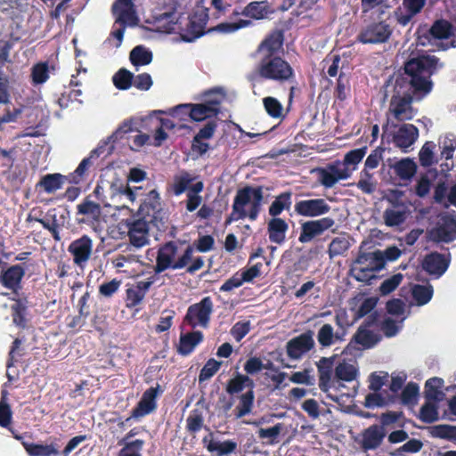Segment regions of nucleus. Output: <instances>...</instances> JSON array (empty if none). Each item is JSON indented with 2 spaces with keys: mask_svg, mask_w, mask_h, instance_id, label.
Masks as SVG:
<instances>
[{
  "mask_svg": "<svg viewBox=\"0 0 456 456\" xmlns=\"http://www.w3.org/2000/svg\"><path fill=\"white\" fill-rule=\"evenodd\" d=\"M283 41V32L274 30L258 45L256 53L260 56V60L256 69L261 77L285 82L294 77L292 67L280 55Z\"/></svg>",
  "mask_w": 456,
  "mask_h": 456,
  "instance_id": "nucleus-1",
  "label": "nucleus"
},
{
  "mask_svg": "<svg viewBox=\"0 0 456 456\" xmlns=\"http://www.w3.org/2000/svg\"><path fill=\"white\" fill-rule=\"evenodd\" d=\"M153 18L158 28L162 32L171 34L179 29L180 37L183 42H193L208 33L206 25L208 20V9L205 7H197L188 17L184 27L178 26L175 4L167 11L155 13Z\"/></svg>",
  "mask_w": 456,
  "mask_h": 456,
  "instance_id": "nucleus-2",
  "label": "nucleus"
},
{
  "mask_svg": "<svg viewBox=\"0 0 456 456\" xmlns=\"http://www.w3.org/2000/svg\"><path fill=\"white\" fill-rule=\"evenodd\" d=\"M442 68L444 63L438 57L428 53L419 54L405 61V76L398 77L396 80L406 84L418 94L428 95L434 87L431 77Z\"/></svg>",
  "mask_w": 456,
  "mask_h": 456,
  "instance_id": "nucleus-3",
  "label": "nucleus"
},
{
  "mask_svg": "<svg viewBox=\"0 0 456 456\" xmlns=\"http://www.w3.org/2000/svg\"><path fill=\"white\" fill-rule=\"evenodd\" d=\"M264 200L263 187L246 185L237 190L232 206V213L225 219V225L232 222L248 218L250 221L257 219Z\"/></svg>",
  "mask_w": 456,
  "mask_h": 456,
  "instance_id": "nucleus-4",
  "label": "nucleus"
},
{
  "mask_svg": "<svg viewBox=\"0 0 456 456\" xmlns=\"http://www.w3.org/2000/svg\"><path fill=\"white\" fill-rule=\"evenodd\" d=\"M426 96L416 94L409 86L395 79L388 110L399 122L411 120L415 116L412 102H419Z\"/></svg>",
  "mask_w": 456,
  "mask_h": 456,
  "instance_id": "nucleus-5",
  "label": "nucleus"
},
{
  "mask_svg": "<svg viewBox=\"0 0 456 456\" xmlns=\"http://www.w3.org/2000/svg\"><path fill=\"white\" fill-rule=\"evenodd\" d=\"M177 252L178 245L175 241H167L161 245L157 252L156 265H154L155 274L161 273L167 269L184 268L191 260L194 248L191 245H188L183 253L175 259Z\"/></svg>",
  "mask_w": 456,
  "mask_h": 456,
  "instance_id": "nucleus-6",
  "label": "nucleus"
},
{
  "mask_svg": "<svg viewBox=\"0 0 456 456\" xmlns=\"http://www.w3.org/2000/svg\"><path fill=\"white\" fill-rule=\"evenodd\" d=\"M139 218L151 223L159 231H166L168 216L162 208L161 199L157 190H151L142 199L138 208Z\"/></svg>",
  "mask_w": 456,
  "mask_h": 456,
  "instance_id": "nucleus-7",
  "label": "nucleus"
},
{
  "mask_svg": "<svg viewBox=\"0 0 456 456\" xmlns=\"http://www.w3.org/2000/svg\"><path fill=\"white\" fill-rule=\"evenodd\" d=\"M393 34V28L386 20L371 21L362 28L356 40L363 45L387 43Z\"/></svg>",
  "mask_w": 456,
  "mask_h": 456,
  "instance_id": "nucleus-8",
  "label": "nucleus"
},
{
  "mask_svg": "<svg viewBox=\"0 0 456 456\" xmlns=\"http://www.w3.org/2000/svg\"><path fill=\"white\" fill-rule=\"evenodd\" d=\"M213 308L214 304L211 297H205L199 303L191 305L188 307L184 322L192 329H195L197 326L207 328L210 322Z\"/></svg>",
  "mask_w": 456,
  "mask_h": 456,
  "instance_id": "nucleus-9",
  "label": "nucleus"
},
{
  "mask_svg": "<svg viewBox=\"0 0 456 456\" xmlns=\"http://www.w3.org/2000/svg\"><path fill=\"white\" fill-rule=\"evenodd\" d=\"M219 100H209L203 103H184L176 106L175 113H180L185 110L191 120L200 122L207 118L216 117L219 114Z\"/></svg>",
  "mask_w": 456,
  "mask_h": 456,
  "instance_id": "nucleus-10",
  "label": "nucleus"
},
{
  "mask_svg": "<svg viewBox=\"0 0 456 456\" xmlns=\"http://www.w3.org/2000/svg\"><path fill=\"white\" fill-rule=\"evenodd\" d=\"M428 237L434 242L449 243L455 240L456 216H442L436 225L428 231Z\"/></svg>",
  "mask_w": 456,
  "mask_h": 456,
  "instance_id": "nucleus-11",
  "label": "nucleus"
},
{
  "mask_svg": "<svg viewBox=\"0 0 456 456\" xmlns=\"http://www.w3.org/2000/svg\"><path fill=\"white\" fill-rule=\"evenodd\" d=\"M335 224V219L330 216L308 220L301 224L298 240L301 243L310 242L314 238L321 236L324 232L332 228Z\"/></svg>",
  "mask_w": 456,
  "mask_h": 456,
  "instance_id": "nucleus-12",
  "label": "nucleus"
},
{
  "mask_svg": "<svg viewBox=\"0 0 456 456\" xmlns=\"http://www.w3.org/2000/svg\"><path fill=\"white\" fill-rule=\"evenodd\" d=\"M331 207L322 198L297 200L294 211L299 216L314 218L328 214Z\"/></svg>",
  "mask_w": 456,
  "mask_h": 456,
  "instance_id": "nucleus-13",
  "label": "nucleus"
},
{
  "mask_svg": "<svg viewBox=\"0 0 456 456\" xmlns=\"http://www.w3.org/2000/svg\"><path fill=\"white\" fill-rule=\"evenodd\" d=\"M144 219H126L124 225L127 229L129 242L135 248H142L149 244V224Z\"/></svg>",
  "mask_w": 456,
  "mask_h": 456,
  "instance_id": "nucleus-14",
  "label": "nucleus"
},
{
  "mask_svg": "<svg viewBox=\"0 0 456 456\" xmlns=\"http://www.w3.org/2000/svg\"><path fill=\"white\" fill-rule=\"evenodd\" d=\"M26 274L25 267L13 265L0 272V284L12 291V297L25 294L21 292V281Z\"/></svg>",
  "mask_w": 456,
  "mask_h": 456,
  "instance_id": "nucleus-15",
  "label": "nucleus"
},
{
  "mask_svg": "<svg viewBox=\"0 0 456 456\" xmlns=\"http://www.w3.org/2000/svg\"><path fill=\"white\" fill-rule=\"evenodd\" d=\"M386 430L378 424H373L363 429L355 440L363 452L377 450L386 437Z\"/></svg>",
  "mask_w": 456,
  "mask_h": 456,
  "instance_id": "nucleus-16",
  "label": "nucleus"
},
{
  "mask_svg": "<svg viewBox=\"0 0 456 456\" xmlns=\"http://www.w3.org/2000/svg\"><path fill=\"white\" fill-rule=\"evenodd\" d=\"M387 200L392 205V208H387L383 212L384 224L388 227L403 224L411 214L408 206L397 199L387 198Z\"/></svg>",
  "mask_w": 456,
  "mask_h": 456,
  "instance_id": "nucleus-17",
  "label": "nucleus"
},
{
  "mask_svg": "<svg viewBox=\"0 0 456 456\" xmlns=\"http://www.w3.org/2000/svg\"><path fill=\"white\" fill-rule=\"evenodd\" d=\"M116 23L124 26H136L139 19L133 0H116L111 7Z\"/></svg>",
  "mask_w": 456,
  "mask_h": 456,
  "instance_id": "nucleus-18",
  "label": "nucleus"
},
{
  "mask_svg": "<svg viewBox=\"0 0 456 456\" xmlns=\"http://www.w3.org/2000/svg\"><path fill=\"white\" fill-rule=\"evenodd\" d=\"M314 346V340L313 338V332L309 330L288 341L286 352L290 359L298 360Z\"/></svg>",
  "mask_w": 456,
  "mask_h": 456,
  "instance_id": "nucleus-19",
  "label": "nucleus"
},
{
  "mask_svg": "<svg viewBox=\"0 0 456 456\" xmlns=\"http://www.w3.org/2000/svg\"><path fill=\"white\" fill-rule=\"evenodd\" d=\"M450 262V254L444 255L435 251L425 256L422 268L429 275L439 278L447 271Z\"/></svg>",
  "mask_w": 456,
  "mask_h": 456,
  "instance_id": "nucleus-20",
  "label": "nucleus"
},
{
  "mask_svg": "<svg viewBox=\"0 0 456 456\" xmlns=\"http://www.w3.org/2000/svg\"><path fill=\"white\" fill-rule=\"evenodd\" d=\"M93 250V240L88 235H83L73 240L68 247V251L73 256V262L83 266L90 258Z\"/></svg>",
  "mask_w": 456,
  "mask_h": 456,
  "instance_id": "nucleus-21",
  "label": "nucleus"
},
{
  "mask_svg": "<svg viewBox=\"0 0 456 456\" xmlns=\"http://www.w3.org/2000/svg\"><path fill=\"white\" fill-rule=\"evenodd\" d=\"M254 387L255 383L252 379L247 375L237 372L226 385V392L231 395L244 394L240 399H254Z\"/></svg>",
  "mask_w": 456,
  "mask_h": 456,
  "instance_id": "nucleus-22",
  "label": "nucleus"
},
{
  "mask_svg": "<svg viewBox=\"0 0 456 456\" xmlns=\"http://www.w3.org/2000/svg\"><path fill=\"white\" fill-rule=\"evenodd\" d=\"M13 304L11 305V315L15 326L25 329L28 326V315L30 303L26 294L11 297Z\"/></svg>",
  "mask_w": 456,
  "mask_h": 456,
  "instance_id": "nucleus-23",
  "label": "nucleus"
},
{
  "mask_svg": "<svg viewBox=\"0 0 456 456\" xmlns=\"http://www.w3.org/2000/svg\"><path fill=\"white\" fill-rule=\"evenodd\" d=\"M453 392L450 399H456V385L444 387L442 378L433 377L425 382L424 399H447L446 394Z\"/></svg>",
  "mask_w": 456,
  "mask_h": 456,
  "instance_id": "nucleus-24",
  "label": "nucleus"
},
{
  "mask_svg": "<svg viewBox=\"0 0 456 456\" xmlns=\"http://www.w3.org/2000/svg\"><path fill=\"white\" fill-rule=\"evenodd\" d=\"M435 39L443 40L452 38L450 43H441L439 49L448 50L456 47V28L447 20L438 19L433 22Z\"/></svg>",
  "mask_w": 456,
  "mask_h": 456,
  "instance_id": "nucleus-25",
  "label": "nucleus"
},
{
  "mask_svg": "<svg viewBox=\"0 0 456 456\" xmlns=\"http://www.w3.org/2000/svg\"><path fill=\"white\" fill-rule=\"evenodd\" d=\"M419 129L412 124H403L393 135V142L403 152H408L409 148L417 141Z\"/></svg>",
  "mask_w": 456,
  "mask_h": 456,
  "instance_id": "nucleus-26",
  "label": "nucleus"
},
{
  "mask_svg": "<svg viewBox=\"0 0 456 456\" xmlns=\"http://www.w3.org/2000/svg\"><path fill=\"white\" fill-rule=\"evenodd\" d=\"M205 448L216 456H227L236 452L238 444L233 440L219 441L214 437L213 433L202 439Z\"/></svg>",
  "mask_w": 456,
  "mask_h": 456,
  "instance_id": "nucleus-27",
  "label": "nucleus"
},
{
  "mask_svg": "<svg viewBox=\"0 0 456 456\" xmlns=\"http://www.w3.org/2000/svg\"><path fill=\"white\" fill-rule=\"evenodd\" d=\"M387 165L390 169L394 170V174L401 180H410L417 172L416 163L409 158L400 160L389 158L387 159Z\"/></svg>",
  "mask_w": 456,
  "mask_h": 456,
  "instance_id": "nucleus-28",
  "label": "nucleus"
},
{
  "mask_svg": "<svg viewBox=\"0 0 456 456\" xmlns=\"http://www.w3.org/2000/svg\"><path fill=\"white\" fill-rule=\"evenodd\" d=\"M204 339V335L200 330H193L187 333H182L179 338V344L176 347L177 353L182 356L190 355L196 346Z\"/></svg>",
  "mask_w": 456,
  "mask_h": 456,
  "instance_id": "nucleus-29",
  "label": "nucleus"
},
{
  "mask_svg": "<svg viewBox=\"0 0 456 456\" xmlns=\"http://www.w3.org/2000/svg\"><path fill=\"white\" fill-rule=\"evenodd\" d=\"M273 12L267 1H253L248 3L241 12L234 11L233 15H243L253 20H263Z\"/></svg>",
  "mask_w": 456,
  "mask_h": 456,
  "instance_id": "nucleus-30",
  "label": "nucleus"
},
{
  "mask_svg": "<svg viewBox=\"0 0 456 456\" xmlns=\"http://www.w3.org/2000/svg\"><path fill=\"white\" fill-rule=\"evenodd\" d=\"M289 230L288 223L280 217H273L267 223V234L273 243L281 245L286 240V233Z\"/></svg>",
  "mask_w": 456,
  "mask_h": 456,
  "instance_id": "nucleus-31",
  "label": "nucleus"
},
{
  "mask_svg": "<svg viewBox=\"0 0 456 456\" xmlns=\"http://www.w3.org/2000/svg\"><path fill=\"white\" fill-rule=\"evenodd\" d=\"M197 176L192 175L186 170H182L175 175L171 183L167 185V191L175 196H180L189 191L190 184L196 180Z\"/></svg>",
  "mask_w": 456,
  "mask_h": 456,
  "instance_id": "nucleus-32",
  "label": "nucleus"
},
{
  "mask_svg": "<svg viewBox=\"0 0 456 456\" xmlns=\"http://www.w3.org/2000/svg\"><path fill=\"white\" fill-rule=\"evenodd\" d=\"M65 181H67L66 175L59 173L47 174L41 177L39 182L37 183L36 188L51 194L60 190L63 186Z\"/></svg>",
  "mask_w": 456,
  "mask_h": 456,
  "instance_id": "nucleus-33",
  "label": "nucleus"
},
{
  "mask_svg": "<svg viewBox=\"0 0 456 456\" xmlns=\"http://www.w3.org/2000/svg\"><path fill=\"white\" fill-rule=\"evenodd\" d=\"M22 445L29 456H59L60 451L56 444H41L22 442Z\"/></svg>",
  "mask_w": 456,
  "mask_h": 456,
  "instance_id": "nucleus-34",
  "label": "nucleus"
},
{
  "mask_svg": "<svg viewBox=\"0 0 456 456\" xmlns=\"http://www.w3.org/2000/svg\"><path fill=\"white\" fill-rule=\"evenodd\" d=\"M319 373V387L323 392H327L330 387L333 370V360L331 358L322 357L317 363Z\"/></svg>",
  "mask_w": 456,
  "mask_h": 456,
  "instance_id": "nucleus-35",
  "label": "nucleus"
},
{
  "mask_svg": "<svg viewBox=\"0 0 456 456\" xmlns=\"http://www.w3.org/2000/svg\"><path fill=\"white\" fill-rule=\"evenodd\" d=\"M101 213V205L93 201L89 196L86 197L83 201L77 206V215L86 216L94 222L100 220Z\"/></svg>",
  "mask_w": 456,
  "mask_h": 456,
  "instance_id": "nucleus-36",
  "label": "nucleus"
},
{
  "mask_svg": "<svg viewBox=\"0 0 456 456\" xmlns=\"http://www.w3.org/2000/svg\"><path fill=\"white\" fill-rule=\"evenodd\" d=\"M353 339L363 348L369 349L379 342L380 336L362 326H360L354 335Z\"/></svg>",
  "mask_w": 456,
  "mask_h": 456,
  "instance_id": "nucleus-37",
  "label": "nucleus"
},
{
  "mask_svg": "<svg viewBox=\"0 0 456 456\" xmlns=\"http://www.w3.org/2000/svg\"><path fill=\"white\" fill-rule=\"evenodd\" d=\"M291 196L292 192L289 191L281 192L276 196L275 200L269 207V215L273 217H278L283 212V210L289 209L292 203Z\"/></svg>",
  "mask_w": 456,
  "mask_h": 456,
  "instance_id": "nucleus-38",
  "label": "nucleus"
},
{
  "mask_svg": "<svg viewBox=\"0 0 456 456\" xmlns=\"http://www.w3.org/2000/svg\"><path fill=\"white\" fill-rule=\"evenodd\" d=\"M440 401H426L421 406L419 413V419L427 424L433 423L439 419V405Z\"/></svg>",
  "mask_w": 456,
  "mask_h": 456,
  "instance_id": "nucleus-39",
  "label": "nucleus"
},
{
  "mask_svg": "<svg viewBox=\"0 0 456 456\" xmlns=\"http://www.w3.org/2000/svg\"><path fill=\"white\" fill-rule=\"evenodd\" d=\"M429 435L433 438H440L456 443V426L439 424L429 427Z\"/></svg>",
  "mask_w": 456,
  "mask_h": 456,
  "instance_id": "nucleus-40",
  "label": "nucleus"
},
{
  "mask_svg": "<svg viewBox=\"0 0 456 456\" xmlns=\"http://www.w3.org/2000/svg\"><path fill=\"white\" fill-rule=\"evenodd\" d=\"M416 44L421 46H428L435 41V29L433 24L429 26L428 23H420L416 31Z\"/></svg>",
  "mask_w": 456,
  "mask_h": 456,
  "instance_id": "nucleus-41",
  "label": "nucleus"
},
{
  "mask_svg": "<svg viewBox=\"0 0 456 456\" xmlns=\"http://www.w3.org/2000/svg\"><path fill=\"white\" fill-rule=\"evenodd\" d=\"M387 373H384V375L377 374L376 372L371 373L370 376L369 388L372 390L373 393L368 394L364 399H386L385 397L382 396L381 394L378 392L387 382Z\"/></svg>",
  "mask_w": 456,
  "mask_h": 456,
  "instance_id": "nucleus-42",
  "label": "nucleus"
},
{
  "mask_svg": "<svg viewBox=\"0 0 456 456\" xmlns=\"http://www.w3.org/2000/svg\"><path fill=\"white\" fill-rule=\"evenodd\" d=\"M350 248V242L346 235L332 239L328 248V255L330 259L344 255Z\"/></svg>",
  "mask_w": 456,
  "mask_h": 456,
  "instance_id": "nucleus-43",
  "label": "nucleus"
},
{
  "mask_svg": "<svg viewBox=\"0 0 456 456\" xmlns=\"http://www.w3.org/2000/svg\"><path fill=\"white\" fill-rule=\"evenodd\" d=\"M129 58L134 66H144L151 62L152 53L142 45H137L130 52Z\"/></svg>",
  "mask_w": 456,
  "mask_h": 456,
  "instance_id": "nucleus-44",
  "label": "nucleus"
},
{
  "mask_svg": "<svg viewBox=\"0 0 456 456\" xmlns=\"http://www.w3.org/2000/svg\"><path fill=\"white\" fill-rule=\"evenodd\" d=\"M30 77L34 86L45 83L49 78L48 62L41 61L33 65Z\"/></svg>",
  "mask_w": 456,
  "mask_h": 456,
  "instance_id": "nucleus-45",
  "label": "nucleus"
},
{
  "mask_svg": "<svg viewBox=\"0 0 456 456\" xmlns=\"http://www.w3.org/2000/svg\"><path fill=\"white\" fill-rule=\"evenodd\" d=\"M433 287L431 285H414L412 288V297L418 305L428 304L433 297Z\"/></svg>",
  "mask_w": 456,
  "mask_h": 456,
  "instance_id": "nucleus-46",
  "label": "nucleus"
},
{
  "mask_svg": "<svg viewBox=\"0 0 456 456\" xmlns=\"http://www.w3.org/2000/svg\"><path fill=\"white\" fill-rule=\"evenodd\" d=\"M134 74L126 69H120L112 77L114 86L119 90H127L133 85Z\"/></svg>",
  "mask_w": 456,
  "mask_h": 456,
  "instance_id": "nucleus-47",
  "label": "nucleus"
},
{
  "mask_svg": "<svg viewBox=\"0 0 456 456\" xmlns=\"http://www.w3.org/2000/svg\"><path fill=\"white\" fill-rule=\"evenodd\" d=\"M358 374L357 369L346 362H339L335 368V375L340 380L353 381Z\"/></svg>",
  "mask_w": 456,
  "mask_h": 456,
  "instance_id": "nucleus-48",
  "label": "nucleus"
},
{
  "mask_svg": "<svg viewBox=\"0 0 456 456\" xmlns=\"http://www.w3.org/2000/svg\"><path fill=\"white\" fill-rule=\"evenodd\" d=\"M285 429V426L282 423H277L273 427L268 428H260L257 431V435L260 439L267 438V444H274L278 443L279 435Z\"/></svg>",
  "mask_w": 456,
  "mask_h": 456,
  "instance_id": "nucleus-49",
  "label": "nucleus"
},
{
  "mask_svg": "<svg viewBox=\"0 0 456 456\" xmlns=\"http://www.w3.org/2000/svg\"><path fill=\"white\" fill-rule=\"evenodd\" d=\"M91 165L90 158H85L79 163L76 170L72 173H69L67 176V182L73 184H78L84 181L86 173Z\"/></svg>",
  "mask_w": 456,
  "mask_h": 456,
  "instance_id": "nucleus-50",
  "label": "nucleus"
},
{
  "mask_svg": "<svg viewBox=\"0 0 456 456\" xmlns=\"http://www.w3.org/2000/svg\"><path fill=\"white\" fill-rule=\"evenodd\" d=\"M251 24L249 20H240L237 22H223L209 28L208 32L216 31L220 33H232L240 28L248 27Z\"/></svg>",
  "mask_w": 456,
  "mask_h": 456,
  "instance_id": "nucleus-51",
  "label": "nucleus"
},
{
  "mask_svg": "<svg viewBox=\"0 0 456 456\" xmlns=\"http://www.w3.org/2000/svg\"><path fill=\"white\" fill-rule=\"evenodd\" d=\"M186 428L187 430L191 433L195 434L199 432L204 424V417L202 415V412L199 409H194L191 411L190 415L188 416L186 419Z\"/></svg>",
  "mask_w": 456,
  "mask_h": 456,
  "instance_id": "nucleus-52",
  "label": "nucleus"
},
{
  "mask_svg": "<svg viewBox=\"0 0 456 456\" xmlns=\"http://www.w3.org/2000/svg\"><path fill=\"white\" fill-rule=\"evenodd\" d=\"M156 408V401H139L136 407L131 411L130 415L132 419L138 420L154 411Z\"/></svg>",
  "mask_w": 456,
  "mask_h": 456,
  "instance_id": "nucleus-53",
  "label": "nucleus"
},
{
  "mask_svg": "<svg viewBox=\"0 0 456 456\" xmlns=\"http://www.w3.org/2000/svg\"><path fill=\"white\" fill-rule=\"evenodd\" d=\"M264 107L268 113L273 118H279L282 116L283 107L281 103L274 97H265L263 100Z\"/></svg>",
  "mask_w": 456,
  "mask_h": 456,
  "instance_id": "nucleus-54",
  "label": "nucleus"
},
{
  "mask_svg": "<svg viewBox=\"0 0 456 456\" xmlns=\"http://www.w3.org/2000/svg\"><path fill=\"white\" fill-rule=\"evenodd\" d=\"M423 447V443L419 439H410L401 447L390 452L391 456H402L404 452L416 453Z\"/></svg>",
  "mask_w": 456,
  "mask_h": 456,
  "instance_id": "nucleus-55",
  "label": "nucleus"
},
{
  "mask_svg": "<svg viewBox=\"0 0 456 456\" xmlns=\"http://www.w3.org/2000/svg\"><path fill=\"white\" fill-rule=\"evenodd\" d=\"M378 304V297H370L363 299L354 314V320H359L372 313Z\"/></svg>",
  "mask_w": 456,
  "mask_h": 456,
  "instance_id": "nucleus-56",
  "label": "nucleus"
},
{
  "mask_svg": "<svg viewBox=\"0 0 456 456\" xmlns=\"http://www.w3.org/2000/svg\"><path fill=\"white\" fill-rule=\"evenodd\" d=\"M144 445V441L136 439L130 443H126L118 452V456H142L141 451Z\"/></svg>",
  "mask_w": 456,
  "mask_h": 456,
  "instance_id": "nucleus-57",
  "label": "nucleus"
},
{
  "mask_svg": "<svg viewBox=\"0 0 456 456\" xmlns=\"http://www.w3.org/2000/svg\"><path fill=\"white\" fill-rule=\"evenodd\" d=\"M220 367H221L220 362H218L213 358L208 360L207 362L205 363V365L202 367V369L200 371L199 380L201 382V381L209 379L218 371Z\"/></svg>",
  "mask_w": 456,
  "mask_h": 456,
  "instance_id": "nucleus-58",
  "label": "nucleus"
},
{
  "mask_svg": "<svg viewBox=\"0 0 456 456\" xmlns=\"http://www.w3.org/2000/svg\"><path fill=\"white\" fill-rule=\"evenodd\" d=\"M403 274L396 273L390 278L385 280L379 286V292L381 295L386 296L393 292L402 282Z\"/></svg>",
  "mask_w": 456,
  "mask_h": 456,
  "instance_id": "nucleus-59",
  "label": "nucleus"
},
{
  "mask_svg": "<svg viewBox=\"0 0 456 456\" xmlns=\"http://www.w3.org/2000/svg\"><path fill=\"white\" fill-rule=\"evenodd\" d=\"M35 220L38 222L45 230L50 232L55 241H60L61 240L60 235V224H58L56 215L53 216L51 222L43 218H36Z\"/></svg>",
  "mask_w": 456,
  "mask_h": 456,
  "instance_id": "nucleus-60",
  "label": "nucleus"
},
{
  "mask_svg": "<svg viewBox=\"0 0 456 456\" xmlns=\"http://www.w3.org/2000/svg\"><path fill=\"white\" fill-rule=\"evenodd\" d=\"M144 296H142V293L141 291L137 290L134 286L131 288H128L126 290V306L129 309L135 308L137 305H139L142 300L144 299Z\"/></svg>",
  "mask_w": 456,
  "mask_h": 456,
  "instance_id": "nucleus-61",
  "label": "nucleus"
},
{
  "mask_svg": "<svg viewBox=\"0 0 456 456\" xmlns=\"http://www.w3.org/2000/svg\"><path fill=\"white\" fill-rule=\"evenodd\" d=\"M175 311L165 310L159 320V323L155 326V331L157 333H162L168 330L173 325V319L175 317Z\"/></svg>",
  "mask_w": 456,
  "mask_h": 456,
  "instance_id": "nucleus-62",
  "label": "nucleus"
},
{
  "mask_svg": "<svg viewBox=\"0 0 456 456\" xmlns=\"http://www.w3.org/2000/svg\"><path fill=\"white\" fill-rule=\"evenodd\" d=\"M367 153V147L363 146L362 148L354 149L348 151L344 157V165L345 166H355L360 163L365 154Z\"/></svg>",
  "mask_w": 456,
  "mask_h": 456,
  "instance_id": "nucleus-63",
  "label": "nucleus"
},
{
  "mask_svg": "<svg viewBox=\"0 0 456 456\" xmlns=\"http://www.w3.org/2000/svg\"><path fill=\"white\" fill-rule=\"evenodd\" d=\"M403 412L402 411H387L386 412L381 413L379 417L380 425L379 426L383 427V428L385 429L386 427H389L393 424L398 423L402 419H403Z\"/></svg>",
  "mask_w": 456,
  "mask_h": 456,
  "instance_id": "nucleus-64",
  "label": "nucleus"
}]
</instances>
